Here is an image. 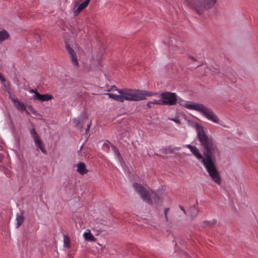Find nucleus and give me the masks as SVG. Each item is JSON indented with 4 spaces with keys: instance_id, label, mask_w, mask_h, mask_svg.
Masks as SVG:
<instances>
[{
    "instance_id": "obj_1",
    "label": "nucleus",
    "mask_w": 258,
    "mask_h": 258,
    "mask_svg": "<svg viewBox=\"0 0 258 258\" xmlns=\"http://www.w3.org/2000/svg\"><path fill=\"white\" fill-rule=\"evenodd\" d=\"M195 127L197 138L204 148V158L203 163L213 181L218 185L221 184V178L215 165V158L219 155L216 144L211 136L206 134V129L196 123Z\"/></svg>"
},
{
    "instance_id": "obj_2",
    "label": "nucleus",
    "mask_w": 258,
    "mask_h": 258,
    "mask_svg": "<svg viewBox=\"0 0 258 258\" xmlns=\"http://www.w3.org/2000/svg\"><path fill=\"white\" fill-rule=\"evenodd\" d=\"M117 92L121 94L123 102L124 100L138 101L146 99V96H152L155 94L146 90H133L124 89L117 90Z\"/></svg>"
},
{
    "instance_id": "obj_3",
    "label": "nucleus",
    "mask_w": 258,
    "mask_h": 258,
    "mask_svg": "<svg viewBox=\"0 0 258 258\" xmlns=\"http://www.w3.org/2000/svg\"><path fill=\"white\" fill-rule=\"evenodd\" d=\"M133 187L143 201L149 204H152L153 202L158 204L161 201L160 197L155 191L150 188H146L141 184L134 183Z\"/></svg>"
},
{
    "instance_id": "obj_4",
    "label": "nucleus",
    "mask_w": 258,
    "mask_h": 258,
    "mask_svg": "<svg viewBox=\"0 0 258 258\" xmlns=\"http://www.w3.org/2000/svg\"><path fill=\"white\" fill-rule=\"evenodd\" d=\"M183 105L188 109L196 110L200 112L209 120L220 124L218 117L212 109L207 107L203 104L187 102H185Z\"/></svg>"
},
{
    "instance_id": "obj_5",
    "label": "nucleus",
    "mask_w": 258,
    "mask_h": 258,
    "mask_svg": "<svg viewBox=\"0 0 258 258\" xmlns=\"http://www.w3.org/2000/svg\"><path fill=\"white\" fill-rule=\"evenodd\" d=\"M217 0H186L185 3L197 14L201 15L214 7Z\"/></svg>"
},
{
    "instance_id": "obj_6",
    "label": "nucleus",
    "mask_w": 258,
    "mask_h": 258,
    "mask_svg": "<svg viewBox=\"0 0 258 258\" xmlns=\"http://www.w3.org/2000/svg\"><path fill=\"white\" fill-rule=\"evenodd\" d=\"M162 105H173L177 101L175 93L169 92L162 93L161 95Z\"/></svg>"
},
{
    "instance_id": "obj_7",
    "label": "nucleus",
    "mask_w": 258,
    "mask_h": 258,
    "mask_svg": "<svg viewBox=\"0 0 258 258\" xmlns=\"http://www.w3.org/2000/svg\"><path fill=\"white\" fill-rule=\"evenodd\" d=\"M29 92L30 93H34V96L32 97L33 99L37 100L41 102L48 101L53 98L52 95L48 94H40L36 89H30Z\"/></svg>"
},
{
    "instance_id": "obj_8",
    "label": "nucleus",
    "mask_w": 258,
    "mask_h": 258,
    "mask_svg": "<svg viewBox=\"0 0 258 258\" xmlns=\"http://www.w3.org/2000/svg\"><path fill=\"white\" fill-rule=\"evenodd\" d=\"M66 48L67 49L70 58L71 60L72 63L75 67H79V63L78 61L77 56L74 50L67 44H66Z\"/></svg>"
},
{
    "instance_id": "obj_9",
    "label": "nucleus",
    "mask_w": 258,
    "mask_h": 258,
    "mask_svg": "<svg viewBox=\"0 0 258 258\" xmlns=\"http://www.w3.org/2000/svg\"><path fill=\"white\" fill-rule=\"evenodd\" d=\"M185 147L189 149L192 154L195 156V157L198 160H202L204 158L202 154L200 153L199 149L195 146H192L189 144L185 145Z\"/></svg>"
},
{
    "instance_id": "obj_10",
    "label": "nucleus",
    "mask_w": 258,
    "mask_h": 258,
    "mask_svg": "<svg viewBox=\"0 0 258 258\" xmlns=\"http://www.w3.org/2000/svg\"><path fill=\"white\" fill-rule=\"evenodd\" d=\"M90 0H85L79 6H75L74 8V13L75 16H78L80 12L85 9L89 5Z\"/></svg>"
},
{
    "instance_id": "obj_11",
    "label": "nucleus",
    "mask_w": 258,
    "mask_h": 258,
    "mask_svg": "<svg viewBox=\"0 0 258 258\" xmlns=\"http://www.w3.org/2000/svg\"><path fill=\"white\" fill-rule=\"evenodd\" d=\"M10 98L18 110L20 111H24L26 110L25 104L23 102H20L17 97L14 96H11Z\"/></svg>"
},
{
    "instance_id": "obj_12",
    "label": "nucleus",
    "mask_w": 258,
    "mask_h": 258,
    "mask_svg": "<svg viewBox=\"0 0 258 258\" xmlns=\"http://www.w3.org/2000/svg\"><path fill=\"white\" fill-rule=\"evenodd\" d=\"M77 172L81 175H84L88 172V169L86 168L85 164L83 162H79L77 164Z\"/></svg>"
},
{
    "instance_id": "obj_13",
    "label": "nucleus",
    "mask_w": 258,
    "mask_h": 258,
    "mask_svg": "<svg viewBox=\"0 0 258 258\" xmlns=\"http://www.w3.org/2000/svg\"><path fill=\"white\" fill-rule=\"evenodd\" d=\"M24 211L23 210L21 211L20 213L17 214V217H16V225L17 228H19L23 223L24 220Z\"/></svg>"
},
{
    "instance_id": "obj_14",
    "label": "nucleus",
    "mask_w": 258,
    "mask_h": 258,
    "mask_svg": "<svg viewBox=\"0 0 258 258\" xmlns=\"http://www.w3.org/2000/svg\"><path fill=\"white\" fill-rule=\"evenodd\" d=\"M87 120V118L86 116H82L79 117L78 118H76L74 120V122L76 126L82 128L83 127V124L86 122Z\"/></svg>"
},
{
    "instance_id": "obj_15",
    "label": "nucleus",
    "mask_w": 258,
    "mask_h": 258,
    "mask_svg": "<svg viewBox=\"0 0 258 258\" xmlns=\"http://www.w3.org/2000/svg\"><path fill=\"white\" fill-rule=\"evenodd\" d=\"M30 135L32 137V138L34 140L35 144L37 143H39L41 141L40 137L38 135L35 129L34 128H33L30 131Z\"/></svg>"
},
{
    "instance_id": "obj_16",
    "label": "nucleus",
    "mask_w": 258,
    "mask_h": 258,
    "mask_svg": "<svg viewBox=\"0 0 258 258\" xmlns=\"http://www.w3.org/2000/svg\"><path fill=\"white\" fill-rule=\"evenodd\" d=\"M111 148H112V150H113V151L114 152V154L116 156V158H117V160H118V161L120 163H121L122 162H123V158H122L120 152H119L118 150L117 149V148L116 147H115L114 145H111Z\"/></svg>"
},
{
    "instance_id": "obj_17",
    "label": "nucleus",
    "mask_w": 258,
    "mask_h": 258,
    "mask_svg": "<svg viewBox=\"0 0 258 258\" xmlns=\"http://www.w3.org/2000/svg\"><path fill=\"white\" fill-rule=\"evenodd\" d=\"M106 95H108L110 98L120 102H123L121 94H119V95H116L113 93H107Z\"/></svg>"
},
{
    "instance_id": "obj_18",
    "label": "nucleus",
    "mask_w": 258,
    "mask_h": 258,
    "mask_svg": "<svg viewBox=\"0 0 258 258\" xmlns=\"http://www.w3.org/2000/svg\"><path fill=\"white\" fill-rule=\"evenodd\" d=\"M10 37V35L8 32L5 30H3L0 31V41L2 42L7 39H8Z\"/></svg>"
},
{
    "instance_id": "obj_19",
    "label": "nucleus",
    "mask_w": 258,
    "mask_h": 258,
    "mask_svg": "<svg viewBox=\"0 0 258 258\" xmlns=\"http://www.w3.org/2000/svg\"><path fill=\"white\" fill-rule=\"evenodd\" d=\"M83 236L85 239L87 241H94L96 240L95 237L90 232L84 233Z\"/></svg>"
},
{
    "instance_id": "obj_20",
    "label": "nucleus",
    "mask_w": 258,
    "mask_h": 258,
    "mask_svg": "<svg viewBox=\"0 0 258 258\" xmlns=\"http://www.w3.org/2000/svg\"><path fill=\"white\" fill-rule=\"evenodd\" d=\"M153 104L162 105L161 99H154L152 101L148 102L147 105L148 107L151 108Z\"/></svg>"
},
{
    "instance_id": "obj_21",
    "label": "nucleus",
    "mask_w": 258,
    "mask_h": 258,
    "mask_svg": "<svg viewBox=\"0 0 258 258\" xmlns=\"http://www.w3.org/2000/svg\"><path fill=\"white\" fill-rule=\"evenodd\" d=\"M111 145H113L112 144H110L109 142L105 143L103 144V149L106 150V151H108L109 150L110 147H111Z\"/></svg>"
},
{
    "instance_id": "obj_22",
    "label": "nucleus",
    "mask_w": 258,
    "mask_h": 258,
    "mask_svg": "<svg viewBox=\"0 0 258 258\" xmlns=\"http://www.w3.org/2000/svg\"><path fill=\"white\" fill-rule=\"evenodd\" d=\"M217 222V221L216 220H213L212 221H207L205 222V224L206 225L209 226H212L214 225Z\"/></svg>"
},
{
    "instance_id": "obj_23",
    "label": "nucleus",
    "mask_w": 258,
    "mask_h": 258,
    "mask_svg": "<svg viewBox=\"0 0 258 258\" xmlns=\"http://www.w3.org/2000/svg\"><path fill=\"white\" fill-rule=\"evenodd\" d=\"M66 248H71L69 238L68 236L66 235V242H65Z\"/></svg>"
},
{
    "instance_id": "obj_24",
    "label": "nucleus",
    "mask_w": 258,
    "mask_h": 258,
    "mask_svg": "<svg viewBox=\"0 0 258 258\" xmlns=\"http://www.w3.org/2000/svg\"><path fill=\"white\" fill-rule=\"evenodd\" d=\"M35 145L36 146L38 147V148H39L41 151L43 152V153H45V149L43 148V147L42 146V142L41 141H40V142L39 143H37V144H35Z\"/></svg>"
},
{
    "instance_id": "obj_25",
    "label": "nucleus",
    "mask_w": 258,
    "mask_h": 258,
    "mask_svg": "<svg viewBox=\"0 0 258 258\" xmlns=\"http://www.w3.org/2000/svg\"><path fill=\"white\" fill-rule=\"evenodd\" d=\"M0 80L2 82H5L6 81V79L2 76V75L1 73H0Z\"/></svg>"
},
{
    "instance_id": "obj_26",
    "label": "nucleus",
    "mask_w": 258,
    "mask_h": 258,
    "mask_svg": "<svg viewBox=\"0 0 258 258\" xmlns=\"http://www.w3.org/2000/svg\"><path fill=\"white\" fill-rule=\"evenodd\" d=\"M30 108L31 111H32V112L33 114H36L37 111L35 110H34L31 106L30 107Z\"/></svg>"
},
{
    "instance_id": "obj_27",
    "label": "nucleus",
    "mask_w": 258,
    "mask_h": 258,
    "mask_svg": "<svg viewBox=\"0 0 258 258\" xmlns=\"http://www.w3.org/2000/svg\"><path fill=\"white\" fill-rule=\"evenodd\" d=\"M90 125H91V123H89L88 125H87V128L86 129V131H85V132L86 133H88V132L90 130Z\"/></svg>"
},
{
    "instance_id": "obj_28",
    "label": "nucleus",
    "mask_w": 258,
    "mask_h": 258,
    "mask_svg": "<svg viewBox=\"0 0 258 258\" xmlns=\"http://www.w3.org/2000/svg\"><path fill=\"white\" fill-rule=\"evenodd\" d=\"M169 210V208H166L165 209L164 213H165V217H166L167 213L168 212Z\"/></svg>"
},
{
    "instance_id": "obj_29",
    "label": "nucleus",
    "mask_w": 258,
    "mask_h": 258,
    "mask_svg": "<svg viewBox=\"0 0 258 258\" xmlns=\"http://www.w3.org/2000/svg\"><path fill=\"white\" fill-rule=\"evenodd\" d=\"M112 89L114 90H116L117 91V90H119L117 88V87L115 86H113L112 87Z\"/></svg>"
},
{
    "instance_id": "obj_30",
    "label": "nucleus",
    "mask_w": 258,
    "mask_h": 258,
    "mask_svg": "<svg viewBox=\"0 0 258 258\" xmlns=\"http://www.w3.org/2000/svg\"><path fill=\"white\" fill-rule=\"evenodd\" d=\"M180 208L181 209V210L182 211H183V212H184V213H185V210H184V209L183 207H182V206H180Z\"/></svg>"
},
{
    "instance_id": "obj_31",
    "label": "nucleus",
    "mask_w": 258,
    "mask_h": 258,
    "mask_svg": "<svg viewBox=\"0 0 258 258\" xmlns=\"http://www.w3.org/2000/svg\"><path fill=\"white\" fill-rule=\"evenodd\" d=\"M173 121H174L175 122H179V121L178 120H177V119H172Z\"/></svg>"
},
{
    "instance_id": "obj_32",
    "label": "nucleus",
    "mask_w": 258,
    "mask_h": 258,
    "mask_svg": "<svg viewBox=\"0 0 258 258\" xmlns=\"http://www.w3.org/2000/svg\"><path fill=\"white\" fill-rule=\"evenodd\" d=\"M178 53H182V50H180L178 51Z\"/></svg>"
}]
</instances>
